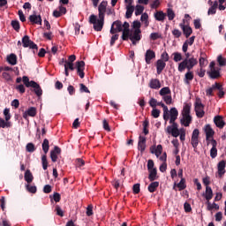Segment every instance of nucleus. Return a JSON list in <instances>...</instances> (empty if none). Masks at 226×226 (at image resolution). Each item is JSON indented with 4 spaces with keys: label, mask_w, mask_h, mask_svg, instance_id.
<instances>
[{
    "label": "nucleus",
    "mask_w": 226,
    "mask_h": 226,
    "mask_svg": "<svg viewBox=\"0 0 226 226\" xmlns=\"http://www.w3.org/2000/svg\"><path fill=\"white\" fill-rule=\"evenodd\" d=\"M122 31H123V22H121V20L114 21L109 30L110 34H116V33H122Z\"/></svg>",
    "instance_id": "nucleus-6"
},
{
    "label": "nucleus",
    "mask_w": 226,
    "mask_h": 226,
    "mask_svg": "<svg viewBox=\"0 0 226 226\" xmlns=\"http://www.w3.org/2000/svg\"><path fill=\"white\" fill-rule=\"evenodd\" d=\"M205 133H206V139L209 140V139H212V137L215 135V131H213V128H211V125L207 124L205 126Z\"/></svg>",
    "instance_id": "nucleus-23"
},
{
    "label": "nucleus",
    "mask_w": 226,
    "mask_h": 226,
    "mask_svg": "<svg viewBox=\"0 0 226 226\" xmlns=\"http://www.w3.org/2000/svg\"><path fill=\"white\" fill-rule=\"evenodd\" d=\"M22 82L26 87H33V82H36L34 80H29V77L27 76H23L22 77Z\"/></svg>",
    "instance_id": "nucleus-34"
},
{
    "label": "nucleus",
    "mask_w": 226,
    "mask_h": 226,
    "mask_svg": "<svg viewBox=\"0 0 226 226\" xmlns=\"http://www.w3.org/2000/svg\"><path fill=\"white\" fill-rule=\"evenodd\" d=\"M141 26L142 25L140 24V21H139V20H135V21L132 22V27H133L134 30L135 29H140Z\"/></svg>",
    "instance_id": "nucleus-63"
},
{
    "label": "nucleus",
    "mask_w": 226,
    "mask_h": 226,
    "mask_svg": "<svg viewBox=\"0 0 226 226\" xmlns=\"http://www.w3.org/2000/svg\"><path fill=\"white\" fill-rule=\"evenodd\" d=\"M140 20L144 23L145 27L149 26V15L147 12L141 14Z\"/></svg>",
    "instance_id": "nucleus-33"
},
{
    "label": "nucleus",
    "mask_w": 226,
    "mask_h": 226,
    "mask_svg": "<svg viewBox=\"0 0 226 226\" xmlns=\"http://www.w3.org/2000/svg\"><path fill=\"white\" fill-rule=\"evenodd\" d=\"M49 149H50V145L48 139H44L42 142V151L44 154H47L49 153Z\"/></svg>",
    "instance_id": "nucleus-37"
},
{
    "label": "nucleus",
    "mask_w": 226,
    "mask_h": 226,
    "mask_svg": "<svg viewBox=\"0 0 226 226\" xmlns=\"http://www.w3.org/2000/svg\"><path fill=\"white\" fill-rule=\"evenodd\" d=\"M144 13V6L140 4H137L135 7V15L136 17H139V15H142Z\"/></svg>",
    "instance_id": "nucleus-45"
},
{
    "label": "nucleus",
    "mask_w": 226,
    "mask_h": 226,
    "mask_svg": "<svg viewBox=\"0 0 226 226\" xmlns=\"http://www.w3.org/2000/svg\"><path fill=\"white\" fill-rule=\"evenodd\" d=\"M171 33L175 38H181V35L183 34V33H181L177 28L173 29Z\"/></svg>",
    "instance_id": "nucleus-58"
},
{
    "label": "nucleus",
    "mask_w": 226,
    "mask_h": 226,
    "mask_svg": "<svg viewBox=\"0 0 226 226\" xmlns=\"http://www.w3.org/2000/svg\"><path fill=\"white\" fill-rule=\"evenodd\" d=\"M76 70L79 77H80V79H84V77H86V73L84 72V70H86V62H76Z\"/></svg>",
    "instance_id": "nucleus-7"
},
{
    "label": "nucleus",
    "mask_w": 226,
    "mask_h": 226,
    "mask_svg": "<svg viewBox=\"0 0 226 226\" xmlns=\"http://www.w3.org/2000/svg\"><path fill=\"white\" fill-rule=\"evenodd\" d=\"M158 186H160V182L153 181L149 184L147 190L150 193H154L158 190Z\"/></svg>",
    "instance_id": "nucleus-28"
},
{
    "label": "nucleus",
    "mask_w": 226,
    "mask_h": 226,
    "mask_svg": "<svg viewBox=\"0 0 226 226\" xmlns=\"http://www.w3.org/2000/svg\"><path fill=\"white\" fill-rule=\"evenodd\" d=\"M163 151V147L162 145H158L156 148L154 147V150H151L152 154H154L155 156H160L162 154V152Z\"/></svg>",
    "instance_id": "nucleus-40"
},
{
    "label": "nucleus",
    "mask_w": 226,
    "mask_h": 226,
    "mask_svg": "<svg viewBox=\"0 0 226 226\" xmlns=\"http://www.w3.org/2000/svg\"><path fill=\"white\" fill-rule=\"evenodd\" d=\"M172 56H173V61H175V63H179V61H183V55L181 53L174 52Z\"/></svg>",
    "instance_id": "nucleus-44"
},
{
    "label": "nucleus",
    "mask_w": 226,
    "mask_h": 226,
    "mask_svg": "<svg viewBox=\"0 0 226 226\" xmlns=\"http://www.w3.org/2000/svg\"><path fill=\"white\" fill-rule=\"evenodd\" d=\"M16 91H18V93H19L20 94H24V93H26V87H24V85L19 84L17 85L15 87Z\"/></svg>",
    "instance_id": "nucleus-52"
},
{
    "label": "nucleus",
    "mask_w": 226,
    "mask_h": 226,
    "mask_svg": "<svg viewBox=\"0 0 226 226\" xmlns=\"http://www.w3.org/2000/svg\"><path fill=\"white\" fill-rule=\"evenodd\" d=\"M161 111L158 109L153 108L151 116L154 117V119H158L160 117Z\"/></svg>",
    "instance_id": "nucleus-54"
},
{
    "label": "nucleus",
    "mask_w": 226,
    "mask_h": 226,
    "mask_svg": "<svg viewBox=\"0 0 226 226\" xmlns=\"http://www.w3.org/2000/svg\"><path fill=\"white\" fill-rule=\"evenodd\" d=\"M218 8V2L215 1L211 7L208 9L207 15H215Z\"/></svg>",
    "instance_id": "nucleus-31"
},
{
    "label": "nucleus",
    "mask_w": 226,
    "mask_h": 226,
    "mask_svg": "<svg viewBox=\"0 0 226 226\" xmlns=\"http://www.w3.org/2000/svg\"><path fill=\"white\" fill-rule=\"evenodd\" d=\"M123 27L124 29L122 30V40H124V41H128V39L131 40L132 36V33L130 32V23L125 21L123 24Z\"/></svg>",
    "instance_id": "nucleus-5"
},
{
    "label": "nucleus",
    "mask_w": 226,
    "mask_h": 226,
    "mask_svg": "<svg viewBox=\"0 0 226 226\" xmlns=\"http://www.w3.org/2000/svg\"><path fill=\"white\" fill-rule=\"evenodd\" d=\"M225 167H226V162L221 161L217 163V174L219 177H223L225 175Z\"/></svg>",
    "instance_id": "nucleus-9"
},
{
    "label": "nucleus",
    "mask_w": 226,
    "mask_h": 226,
    "mask_svg": "<svg viewBox=\"0 0 226 226\" xmlns=\"http://www.w3.org/2000/svg\"><path fill=\"white\" fill-rule=\"evenodd\" d=\"M130 40H136L137 41H140V40H142V30L135 29L133 33H131Z\"/></svg>",
    "instance_id": "nucleus-15"
},
{
    "label": "nucleus",
    "mask_w": 226,
    "mask_h": 226,
    "mask_svg": "<svg viewBox=\"0 0 226 226\" xmlns=\"http://www.w3.org/2000/svg\"><path fill=\"white\" fill-rule=\"evenodd\" d=\"M156 57V53L153 49H147L145 54V61L147 64H151V60Z\"/></svg>",
    "instance_id": "nucleus-12"
},
{
    "label": "nucleus",
    "mask_w": 226,
    "mask_h": 226,
    "mask_svg": "<svg viewBox=\"0 0 226 226\" xmlns=\"http://www.w3.org/2000/svg\"><path fill=\"white\" fill-rule=\"evenodd\" d=\"M79 91L80 93H91V91H89V88H87V87H86V85H84L83 83L79 84Z\"/></svg>",
    "instance_id": "nucleus-59"
},
{
    "label": "nucleus",
    "mask_w": 226,
    "mask_h": 226,
    "mask_svg": "<svg viewBox=\"0 0 226 226\" xmlns=\"http://www.w3.org/2000/svg\"><path fill=\"white\" fill-rule=\"evenodd\" d=\"M162 100L165 102L166 105L172 104V95H171V94L162 96Z\"/></svg>",
    "instance_id": "nucleus-50"
},
{
    "label": "nucleus",
    "mask_w": 226,
    "mask_h": 226,
    "mask_svg": "<svg viewBox=\"0 0 226 226\" xmlns=\"http://www.w3.org/2000/svg\"><path fill=\"white\" fill-rule=\"evenodd\" d=\"M28 20L31 22V24H37L39 26H41V15H30L28 18Z\"/></svg>",
    "instance_id": "nucleus-16"
},
{
    "label": "nucleus",
    "mask_w": 226,
    "mask_h": 226,
    "mask_svg": "<svg viewBox=\"0 0 226 226\" xmlns=\"http://www.w3.org/2000/svg\"><path fill=\"white\" fill-rule=\"evenodd\" d=\"M166 132L169 133V135H172V137H175V138H177L179 137V132H177L172 125H169L167 128H166Z\"/></svg>",
    "instance_id": "nucleus-38"
},
{
    "label": "nucleus",
    "mask_w": 226,
    "mask_h": 226,
    "mask_svg": "<svg viewBox=\"0 0 226 226\" xmlns=\"http://www.w3.org/2000/svg\"><path fill=\"white\" fill-rule=\"evenodd\" d=\"M22 112H23V117L25 119H27L28 116L30 117H35L37 114V110L35 107H30L26 111H24V109H22Z\"/></svg>",
    "instance_id": "nucleus-10"
},
{
    "label": "nucleus",
    "mask_w": 226,
    "mask_h": 226,
    "mask_svg": "<svg viewBox=\"0 0 226 226\" xmlns=\"http://www.w3.org/2000/svg\"><path fill=\"white\" fill-rule=\"evenodd\" d=\"M32 87L34 88V93L36 94V96H41L43 94V90L41 89V87L38 83L32 82Z\"/></svg>",
    "instance_id": "nucleus-21"
},
{
    "label": "nucleus",
    "mask_w": 226,
    "mask_h": 226,
    "mask_svg": "<svg viewBox=\"0 0 226 226\" xmlns=\"http://www.w3.org/2000/svg\"><path fill=\"white\" fill-rule=\"evenodd\" d=\"M86 165V162L84 160L78 158L76 159V167H84Z\"/></svg>",
    "instance_id": "nucleus-62"
},
{
    "label": "nucleus",
    "mask_w": 226,
    "mask_h": 226,
    "mask_svg": "<svg viewBox=\"0 0 226 226\" xmlns=\"http://www.w3.org/2000/svg\"><path fill=\"white\" fill-rule=\"evenodd\" d=\"M61 154V149L59 147L56 146L54 147V149L50 151V158L53 163H56L57 162V155Z\"/></svg>",
    "instance_id": "nucleus-11"
},
{
    "label": "nucleus",
    "mask_w": 226,
    "mask_h": 226,
    "mask_svg": "<svg viewBox=\"0 0 226 226\" xmlns=\"http://www.w3.org/2000/svg\"><path fill=\"white\" fill-rule=\"evenodd\" d=\"M165 66H167V64L163 60H157L156 62V70H157V75H161L163 70H165Z\"/></svg>",
    "instance_id": "nucleus-20"
},
{
    "label": "nucleus",
    "mask_w": 226,
    "mask_h": 226,
    "mask_svg": "<svg viewBox=\"0 0 226 226\" xmlns=\"http://www.w3.org/2000/svg\"><path fill=\"white\" fill-rule=\"evenodd\" d=\"M148 179L150 182L156 181L158 179V170L154 169L148 170Z\"/></svg>",
    "instance_id": "nucleus-22"
},
{
    "label": "nucleus",
    "mask_w": 226,
    "mask_h": 226,
    "mask_svg": "<svg viewBox=\"0 0 226 226\" xmlns=\"http://www.w3.org/2000/svg\"><path fill=\"white\" fill-rule=\"evenodd\" d=\"M149 87H151V89H160V87H162V83H160V79H152L149 83Z\"/></svg>",
    "instance_id": "nucleus-25"
},
{
    "label": "nucleus",
    "mask_w": 226,
    "mask_h": 226,
    "mask_svg": "<svg viewBox=\"0 0 226 226\" xmlns=\"http://www.w3.org/2000/svg\"><path fill=\"white\" fill-rule=\"evenodd\" d=\"M191 144L195 151L199 146V138H191Z\"/></svg>",
    "instance_id": "nucleus-55"
},
{
    "label": "nucleus",
    "mask_w": 226,
    "mask_h": 226,
    "mask_svg": "<svg viewBox=\"0 0 226 226\" xmlns=\"http://www.w3.org/2000/svg\"><path fill=\"white\" fill-rule=\"evenodd\" d=\"M109 3L107 1H102L98 6V17L94 14L90 15L89 22L94 25V31H102L105 24V13H107V5Z\"/></svg>",
    "instance_id": "nucleus-1"
},
{
    "label": "nucleus",
    "mask_w": 226,
    "mask_h": 226,
    "mask_svg": "<svg viewBox=\"0 0 226 226\" xmlns=\"http://www.w3.org/2000/svg\"><path fill=\"white\" fill-rule=\"evenodd\" d=\"M169 59H170L169 53H167V51L162 52L161 55V61L167 63Z\"/></svg>",
    "instance_id": "nucleus-57"
},
{
    "label": "nucleus",
    "mask_w": 226,
    "mask_h": 226,
    "mask_svg": "<svg viewBox=\"0 0 226 226\" xmlns=\"http://www.w3.org/2000/svg\"><path fill=\"white\" fill-rule=\"evenodd\" d=\"M154 17L158 22H163V20H165V17H167V14L164 13L162 11H157L154 14Z\"/></svg>",
    "instance_id": "nucleus-24"
},
{
    "label": "nucleus",
    "mask_w": 226,
    "mask_h": 226,
    "mask_svg": "<svg viewBox=\"0 0 226 226\" xmlns=\"http://www.w3.org/2000/svg\"><path fill=\"white\" fill-rule=\"evenodd\" d=\"M212 148L210 149V156L211 158H216L218 156V149H216V146H218V143L215 139L211 140Z\"/></svg>",
    "instance_id": "nucleus-14"
},
{
    "label": "nucleus",
    "mask_w": 226,
    "mask_h": 226,
    "mask_svg": "<svg viewBox=\"0 0 226 226\" xmlns=\"http://www.w3.org/2000/svg\"><path fill=\"white\" fill-rule=\"evenodd\" d=\"M11 27L17 31V33H19V31H20V22H19V20L15 19V20H12L11 22Z\"/></svg>",
    "instance_id": "nucleus-42"
},
{
    "label": "nucleus",
    "mask_w": 226,
    "mask_h": 226,
    "mask_svg": "<svg viewBox=\"0 0 226 226\" xmlns=\"http://www.w3.org/2000/svg\"><path fill=\"white\" fill-rule=\"evenodd\" d=\"M195 29H200L202 27V24L200 23V19H194L193 21Z\"/></svg>",
    "instance_id": "nucleus-64"
},
{
    "label": "nucleus",
    "mask_w": 226,
    "mask_h": 226,
    "mask_svg": "<svg viewBox=\"0 0 226 226\" xmlns=\"http://www.w3.org/2000/svg\"><path fill=\"white\" fill-rule=\"evenodd\" d=\"M159 94L160 96H167L169 94H172V92L169 87H165L159 91Z\"/></svg>",
    "instance_id": "nucleus-36"
},
{
    "label": "nucleus",
    "mask_w": 226,
    "mask_h": 226,
    "mask_svg": "<svg viewBox=\"0 0 226 226\" xmlns=\"http://www.w3.org/2000/svg\"><path fill=\"white\" fill-rule=\"evenodd\" d=\"M199 64L197 58L192 56L191 58H185L178 64V72H183L185 70H193L194 66Z\"/></svg>",
    "instance_id": "nucleus-2"
},
{
    "label": "nucleus",
    "mask_w": 226,
    "mask_h": 226,
    "mask_svg": "<svg viewBox=\"0 0 226 226\" xmlns=\"http://www.w3.org/2000/svg\"><path fill=\"white\" fill-rule=\"evenodd\" d=\"M195 112L197 117L200 119H202L204 117L206 112L204 111V104H202V102L200 99H197L195 102Z\"/></svg>",
    "instance_id": "nucleus-4"
},
{
    "label": "nucleus",
    "mask_w": 226,
    "mask_h": 226,
    "mask_svg": "<svg viewBox=\"0 0 226 226\" xmlns=\"http://www.w3.org/2000/svg\"><path fill=\"white\" fill-rule=\"evenodd\" d=\"M11 122H8L0 117V128H11Z\"/></svg>",
    "instance_id": "nucleus-43"
},
{
    "label": "nucleus",
    "mask_w": 226,
    "mask_h": 226,
    "mask_svg": "<svg viewBox=\"0 0 226 226\" xmlns=\"http://www.w3.org/2000/svg\"><path fill=\"white\" fill-rule=\"evenodd\" d=\"M4 116L5 117V121L10 122V119H11V115L10 114V109L5 108L4 109Z\"/></svg>",
    "instance_id": "nucleus-53"
},
{
    "label": "nucleus",
    "mask_w": 226,
    "mask_h": 226,
    "mask_svg": "<svg viewBox=\"0 0 226 226\" xmlns=\"http://www.w3.org/2000/svg\"><path fill=\"white\" fill-rule=\"evenodd\" d=\"M146 137L145 136H139V141H138V149L141 153H144L146 151Z\"/></svg>",
    "instance_id": "nucleus-13"
},
{
    "label": "nucleus",
    "mask_w": 226,
    "mask_h": 226,
    "mask_svg": "<svg viewBox=\"0 0 226 226\" xmlns=\"http://www.w3.org/2000/svg\"><path fill=\"white\" fill-rule=\"evenodd\" d=\"M26 188L27 192H29V193H36V192L38 190L35 185H31L29 184H27L26 185Z\"/></svg>",
    "instance_id": "nucleus-51"
},
{
    "label": "nucleus",
    "mask_w": 226,
    "mask_h": 226,
    "mask_svg": "<svg viewBox=\"0 0 226 226\" xmlns=\"http://www.w3.org/2000/svg\"><path fill=\"white\" fill-rule=\"evenodd\" d=\"M206 200L209 201L213 199V189L210 186L206 187V194H205Z\"/></svg>",
    "instance_id": "nucleus-35"
},
{
    "label": "nucleus",
    "mask_w": 226,
    "mask_h": 226,
    "mask_svg": "<svg viewBox=\"0 0 226 226\" xmlns=\"http://www.w3.org/2000/svg\"><path fill=\"white\" fill-rule=\"evenodd\" d=\"M177 116H179V111H177V109L171 108L170 109V117H175L177 119Z\"/></svg>",
    "instance_id": "nucleus-48"
},
{
    "label": "nucleus",
    "mask_w": 226,
    "mask_h": 226,
    "mask_svg": "<svg viewBox=\"0 0 226 226\" xmlns=\"http://www.w3.org/2000/svg\"><path fill=\"white\" fill-rule=\"evenodd\" d=\"M159 38H162V34L159 33H152L150 34V40H153L154 41H155V40H159Z\"/></svg>",
    "instance_id": "nucleus-60"
},
{
    "label": "nucleus",
    "mask_w": 226,
    "mask_h": 226,
    "mask_svg": "<svg viewBox=\"0 0 226 226\" xmlns=\"http://www.w3.org/2000/svg\"><path fill=\"white\" fill-rule=\"evenodd\" d=\"M41 163L43 170H47V169H49V161H47V154L41 156Z\"/></svg>",
    "instance_id": "nucleus-46"
},
{
    "label": "nucleus",
    "mask_w": 226,
    "mask_h": 226,
    "mask_svg": "<svg viewBox=\"0 0 226 226\" xmlns=\"http://www.w3.org/2000/svg\"><path fill=\"white\" fill-rule=\"evenodd\" d=\"M34 179V177H33V173H31L30 170H26V171L25 172V181H26V183H28V185L30 183H33V180Z\"/></svg>",
    "instance_id": "nucleus-30"
},
{
    "label": "nucleus",
    "mask_w": 226,
    "mask_h": 226,
    "mask_svg": "<svg viewBox=\"0 0 226 226\" xmlns=\"http://www.w3.org/2000/svg\"><path fill=\"white\" fill-rule=\"evenodd\" d=\"M26 149L27 153H34L36 151V147H34V144H33V143H28L26 146Z\"/></svg>",
    "instance_id": "nucleus-49"
},
{
    "label": "nucleus",
    "mask_w": 226,
    "mask_h": 226,
    "mask_svg": "<svg viewBox=\"0 0 226 226\" xmlns=\"http://www.w3.org/2000/svg\"><path fill=\"white\" fill-rule=\"evenodd\" d=\"M135 11V6L126 5L125 19H132L133 12Z\"/></svg>",
    "instance_id": "nucleus-29"
},
{
    "label": "nucleus",
    "mask_w": 226,
    "mask_h": 226,
    "mask_svg": "<svg viewBox=\"0 0 226 226\" xmlns=\"http://www.w3.org/2000/svg\"><path fill=\"white\" fill-rule=\"evenodd\" d=\"M185 24L186 20L183 19V22L179 24V27L182 28L183 34H185V38H190V36H192V33H193V30L191 28L190 26Z\"/></svg>",
    "instance_id": "nucleus-8"
},
{
    "label": "nucleus",
    "mask_w": 226,
    "mask_h": 226,
    "mask_svg": "<svg viewBox=\"0 0 226 226\" xmlns=\"http://www.w3.org/2000/svg\"><path fill=\"white\" fill-rule=\"evenodd\" d=\"M132 192H133V193H135V194L140 193V184H135V185L132 186Z\"/></svg>",
    "instance_id": "nucleus-61"
},
{
    "label": "nucleus",
    "mask_w": 226,
    "mask_h": 226,
    "mask_svg": "<svg viewBox=\"0 0 226 226\" xmlns=\"http://www.w3.org/2000/svg\"><path fill=\"white\" fill-rule=\"evenodd\" d=\"M191 110L192 107L190 106V104H185L182 110V116H192L190 115Z\"/></svg>",
    "instance_id": "nucleus-41"
},
{
    "label": "nucleus",
    "mask_w": 226,
    "mask_h": 226,
    "mask_svg": "<svg viewBox=\"0 0 226 226\" xmlns=\"http://www.w3.org/2000/svg\"><path fill=\"white\" fill-rule=\"evenodd\" d=\"M217 63H219V66H226V59L223 58V56H222V55H220L217 57Z\"/></svg>",
    "instance_id": "nucleus-56"
},
{
    "label": "nucleus",
    "mask_w": 226,
    "mask_h": 226,
    "mask_svg": "<svg viewBox=\"0 0 226 226\" xmlns=\"http://www.w3.org/2000/svg\"><path fill=\"white\" fill-rule=\"evenodd\" d=\"M214 123L217 128H223L225 126V121H223V117L222 116H216L214 117Z\"/></svg>",
    "instance_id": "nucleus-17"
},
{
    "label": "nucleus",
    "mask_w": 226,
    "mask_h": 226,
    "mask_svg": "<svg viewBox=\"0 0 226 226\" xmlns=\"http://www.w3.org/2000/svg\"><path fill=\"white\" fill-rule=\"evenodd\" d=\"M167 17L169 19V20H174V19H176V13L174 12V11L170 8H169L167 10Z\"/></svg>",
    "instance_id": "nucleus-47"
},
{
    "label": "nucleus",
    "mask_w": 226,
    "mask_h": 226,
    "mask_svg": "<svg viewBox=\"0 0 226 226\" xmlns=\"http://www.w3.org/2000/svg\"><path fill=\"white\" fill-rule=\"evenodd\" d=\"M193 72L192 70H187V72L185 74L184 82L185 84H190L193 80Z\"/></svg>",
    "instance_id": "nucleus-26"
},
{
    "label": "nucleus",
    "mask_w": 226,
    "mask_h": 226,
    "mask_svg": "<svg viewBox=\"0 0 226 226\" xmlns=\"http://www.w3.org/2000/svg\"><path fill=\"white\" fill-rule=\"evenodd\" d=\"M207 75L212 79H220V77H222V74H220V69L210 70V72H207Z\"/></svg>",
    "instance_id": "nucleus-19"
},
{
    "label": "nucleus",
    "mask_w": 226,
    "mask_h": 226,
    "mask_svg": "<svg viewBox=\"0 0 226 226\" xmlns=\"http://www.w3.org/2000/svg\"><path fill=\"white\" fill-rule=\"evenodd\" d=\"M180 124L185 125V127L190 126L192 124V116H182L180 119Z\"/></svg>",
    "instance_id": "nucleus-27"
},
{
    "label": "nucleus",
    "mask_w": 226,
    "mask_h": 226,
    "mask_svg": "<svg viewBox=\"0 0 226 226\" xmlns=\"http://www.w3.org/2000/svg\"><path fill=\"white\" fill-rule=\"evenodd\" d=\"M64 66V75H65V77H70V72L75 71V64H73L65 62Z\"/></svg>",
    "instance_id": "nucleus-18"
},
{
    "label": "nucleus",
    "mask_w": 226,
    "mask_h": 226,
    "mask_svg": "<svg viewBox=\"0 0 226 226\" xmlns=\"http://www.w3.org/2000/svg\"><path fill=\"white\" fill-rule=\"evenodd\" d=\"M175 186H177L179 192L185 190L186 188V179L181 178L178 184H175Z\"/></svg>",
    "instance_id": "nucleus-39"
},
{
    "label": "nucleus",
    "mask_w": 226,
    "mask_h": 226,
    "mask_svg": "<svg viewBox=\"0 0 226 226\" xmlns=\"http://www.w3.org/2000/svg\"><path fill=\"white\" fill-rule=\"evenodd\" d=\"M22 45L24 49H31L32 50H38V45L34 41H31L29 35H25L22 38Z\"/></svg>",
    "instance_id": "nucleus-3"
},
{
    "label": "nucleus",
    "mask_w": 226,
    "mask_h": 226,
    "mask_svg": "<svg viewBox=\"0 0 226 226\" xmlns=\"http://www.w3.org/2000/svg\"><path fill=\"white\" fill-rule=\"evenodd\" d=\"M7 62L9 64L15 66V64H17V55L11 53L9 56H7Z\"/></svg>",
    "instance_id": "nucleus-32"
}]
</instances>
